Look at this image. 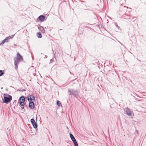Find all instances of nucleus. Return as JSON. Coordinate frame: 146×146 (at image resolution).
I'll return each mask as SVG.
<instances>
[{
    "label": "nucleus",
    "mask_w": 146,
    "mask_h": 146,
    "mask_svg": "<svg viewBox=\"0 0 146 146\" xmlns=\"http://www.w3.org/2000/svg\"><path fill=\"white\" fill-rule=\"evenodd\" d=\"M23 60L22 56L19 54V52H17V56L14 59V64L16 69L18 68V66L19 62Z\"/></svg>",
    "instance_id": "obj_1"
},
{
    "label": "nucleus",
    "mask_w": 146,
    "mask_h": 146,
    "mask_svg": "<svg viewBox=\"0 0 146 146\" xmlns=\"http://www.w3.org/2000/svg\"><path fill=\"white\" fill-rule=\"evenodd\" d=\"M68 92L70 93V95H73L75 97L78 96V92L77 90H74L72 89H69L68 90Z\"/></svg>",
    "instance_id": "obj_2"
},
{
    "label": "nucleus",
    "mask_w": 146,
    "mask_h": 146,
    "mask_svg": "<svg viewBox=\"0 0 146 146\" xmlns=\"http://www.w3.org/2000/svg\"><path fill=\"white\" fill-rule=\"evenodd\" d=\"M9 97H4L3 100V102L4 103H8L10 102L12 100V97L10 95L8 96Z\"/></svg>",
    "instance_id": "obj_3"
},
{
    "label": "nucleus",
    "mask_w": 146,
    "mask_h": 146,
    "mask_svg": "<svg viewBox=\"0 0 146 146\" xmlns=\"http://www.w3.org/2000/svg\"><path fill=\"white\" fill-rule=\"evenodd\" d=\"M70 136L74 143V146H78V143L73 135L70 133Z\"/></svg>",
    "instance_id": "obj_4"
},
{
    "label": "nucleus",
    "mask_w": 146,
    "mask_h": 146,
    "mask_svg": "<svg viewBox=\"0 0 146 146\" xmlns=\"http://www.w3.org/2000/svg\"><path fill=\"white\" fill-rule=\"evenodd\" d=\"M25 101V98L24 96H22L20 98L19 100L20 105L22 106L24 105V102Z\"/></svg>",
    "instance_id": "obj_5"
},
{
    "label": "nucleus",
    "mask_w": 146,
    "mask_h": 146,
    "mask_svg": "<svg viewBox=\"0 0 146 146\" xmlns=\"http://www.w3.org/2000/svg\"><path fill=\"white\" fill-rule=\"evenodd\" d=\"M29 108H30L31 109H34L35 108V105L33 102L32 101H29Z\"/></svg>",
    "instance_id": "obj_6"
},
{
    "label": "nucleus",
    "mask_w": 146,
    "mask_h": 146,
    "mask_svg": "<svg viewBox=\"0 0 146 146\" xmlns=\"http://www.w3.org/2000/svg\"><path fill=\"white\" fill-rule=\"evenodd\" d=\"M28 100L29 101L30 100L32 101V100L35 101V98L34 96L33 95H30L29 96H27Z\"/></svg>",
    "instance_id": "obj_7"
},
{
    "label": "nucleus",
    "mask_w": 146,
    "mask_h": 146,
    "mask_svg": "<svg viewBox=\"0 0 146 146\" xmlns=\"http://www.w3.org/2000/svg\"><path fill=\"white\" fill-rule=\"evenodd\" d=\"M38 18L40 21L43 22L44 21L45 17L43 15H41L38 17Z\"/></svg>",
    "instance_id": "obj_8"
},
{
    "label": "nucleus",
    "mask_w": 146,
    "mask_h": 146,
    "mask_svg": "<svg viewBox=\"0 0 146 146\" xmlns=\"http://www.w3.org/2000/svg\"><path fill=\"white\" fill-rule=\"evenodd\" d=\"M9 41L7 38H6L5 39L2 40L1 43H0V45L3 44L5 42H8Z\"/></svg>",
    "instance_id": "obj_9"
},
{
    "label": "nucleus",
    "mask_w": 146,
    "mask_h": 146,
    "mask_svg": "<svg viewBox=\"0 0 146 146\" xmlns=\"http://www.w3.org/2000/svg\"><path fill=\"white\" fill-rule=\"evenodd\" d=\"M126 112L127 115L129 116H130L131 115V111L128 108H126Z\"/></svg>",
    "instance_id": "obj_10"
},
{
    "label": "nucleus",
    "mask_w": 146,
    "mask_h": 146,
    "mask_svg": "<svg viewBox=\"0 0 146 146\" xmlns=\"http://www.w3.org/2000/svg\"><path fill=\"white\" fill-rule=\"evenodd\" d=\"M40 30L42 31V32L43 33H45V30L44 28L42 27H40Z\"/></svg>",
    "instance_id": "obj_11"
},
{
    "label": "nucleus",
    "mask_w": 146,
    "mask_h": 146,
    "mask_svg": "<svg viewBox=\"0 0 146 146\" xmlns=\"http://www.w3.org/2000/svg\"><path fill=\"white\" fill-rule=\"evenodd\" d=\"M35 122L34 123H33V124H32L33 125L34 128L36 129L37 127V124L35 122Z\"/></svg>",
    "instance_id": "obj_12"
},
{
    "label": "nucleus",
    "mask_w": 146,
    "mask_h": 146,
    "mask_svg": "<svg viewBox=\"0 0 146 146\" xmlns=\"http://www.w3.org/2000/svg\"><path fill=\"white\" fill-rule=\"evenodd\" d=\"M15 35V34H14V35H12L11 36H8L6 37V38H7V39L9 40V39L13 38V37L14 35Z\"/></svg>",
    "instance_id": "obj_13"
},
{
    "label": "nucleus",
    "mask_w": 146,
    "mask_h": 146,
    "mask_svg": "<svg viewBox=\"0 0 146 146\" xmlns=\"http://www.w3.org/2000/svg\"><path fill=\"white\" fill-rule=\"evenodd\" d=\"M37 36L39 38H41L42 37L41 33L39 32H38L37 33Z\"/></svg>",
    "instance_id": "obj_14"
},
{
    "label": "nucleus",
    "mask_w": 146,
    "mask_h": 146,
    "mask_svg": "<svg viewBox=\"0 0 146 146\" xmlns=\"http://www.w3.org/2000/svg\"><path fill=\"white\" fill-rule=\"evenodd\" d=\"M57 104L59 107H60V106H62L61 104L60 103L59 101H57Z\"/></svg>",
    "instance_id": "obj_15"
},
{
    "label": "nucleus",
    "mask_w": 146,
    "mask_h": 146,
    "mask_svg": "<svg viewBox=\"0 0 146 146\" xmlns=\"http://www.w3.org/2000/svg\"><path fill=\"white\" fill-rule=\"evenodd\" d=\"M31 121L32 124L34 123L35 121L34 119H31Z\"/></svg>",
    "instance_id": "obj_16"
},
{
    "label": "nucleus",
    "mask_w": 146,
    "mask_h": 146,
    "mask_svg": "<svg viewBox=\"0 0 146 146\" xmlns=\"http://www.w3.org/2000/svg\"><path fill=\"white\" fill-rule=\"evenodd\" d=\"M3 73L2 70H0V76H1L3 75Z\"/></svg>",
    "instance_id": "obj_17"
},
{
    "label": "nucleus",
    "mask_w": 146,
    "mask_h": 146,
    "mask_svg": "<svg viewBox=\"0 0 146 146\" xmlns=\"http://www.w3.org/2000/svg\"><path fill=\"white\" fill-rule=\"evenodd\" d=\"M115 26H116V27L117 28H119V26H118L117 25V23H115Z\"/></svg>",
    "instance_id": "obj_18"
}]
</instances>
